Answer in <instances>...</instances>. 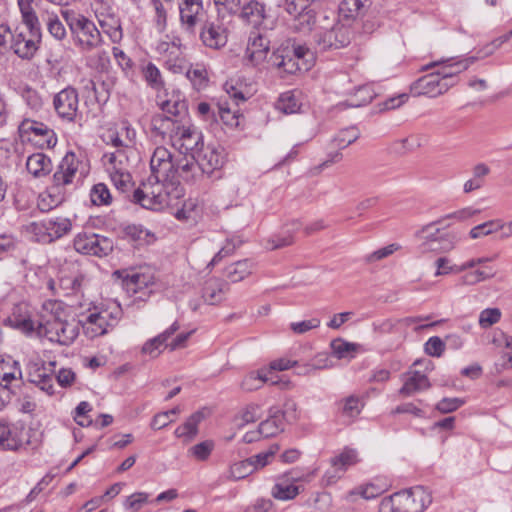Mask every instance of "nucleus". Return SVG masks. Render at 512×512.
Returning <instances> with one entry per match:
<instances>
[{
    "label": "nucleus",
    "mask_w": 512,
    "mask_h": 512,
    "mask_svg": "<svg viewBox=\"0 0 512 512\" xmlns=\"http://www.w3.org/2000/svg\"><path fill=\"white\" fill-rule=\"evenodd\" d=\"M43 309L50 310V313L42 315L41 320L37 323L29 316L16 314V312L8 320L11 326L22 332L29 333L37 330L39 336L47 338L50 342L63 346L72 344L79 333L78 324L63 320L57 315V312L54 313V310L60 309V303L56 301L45 302Z\"/></svg>",
    "instance_id": "1"
},
{
    "label": "nucleus",
    "mask_w": 512,
    "mask_h": 512,
    "mask_svg": "<svg viewBox=\"0 0 512 512\" xmlns=\"http://www.w3.org/2000/svg\"><path fill=\"white\" fill-rule=\"evenodd\" d=\"M151 129L162 140L169 139L171 145L183 155L196 154L203 146L202 133L194 126L180 124L161 115H154Z\"/></svg>",
    "instance_id": "2"
},
{
    "label": "nucleus",
    "mask_w": 512,
    "mask_h": 512,
    "mask_svg": "<svg viewBox=\"0 0 512 512\" xmlns=\"http://www.w3.org/2000/svg\"><path fill=\"white\" fill-rule=\"evenodd\" d=\"M171 182L152 179V176H149L134 191L133 199L143 208L161 210L171 205L172 199H177L181 196L182 190L179 188V181Z\"/></svg>",
    "instance_id": "3"
},
{
    "label": "nucleus",
    "mask_w": 512,
    "mask_h": 512,
    "mask_svg": "<svg viewBox=\"0 0 512 512\" xmlns=\"http://www.w3.org/2000/svg\"><path fill=\"white\" fill-rule=\"evenodd\" d=\"M309 54V49L302 45L281 46L270 55L268 63L280 77L294 75L310 69V62L304 59Z\"/></svg>",
    "instance_id": "4"
},
{
    "label": "nucleus",
    "mask_w": 512,
    "mask_h": 512,
    "mask_svg": "<svg viewBox=\"0 0 512 512\" xmlns=\"http://www.w3.org/2000/svg\"><path fill=\"white\" fill-rule=\"evenodd\" d=\"M431 503V496L422 486L394 493L381 500L379 512H423Z\"/></svg>",
    "instance_id": "5"
},
{
    "label": "nucleus",
    "mask_w": 512,
    "mask_h": 512,
    "mask_svg": "<svg viewBox=\"0 0 512 512\" xmlns=\"http://www.w3.org/2000/svg\"><path fill=\"white\" fill-rule=\"evenodd\" d=\"M76 47L83 52H91L102 44L101 32L95 23L82 14L64 13Z\"/></svg>",
    "instance_id": "6"
},
{
    "label": "nucleus",
    "mask_w": 512,
    "mask_h": 512,
    "mask_svg": "<svg viewBox=\"0 0 512 512\" xmlns=\"http://www.w3.org/2000/svg\"><path fill=\"white\" fill-rule=\"evenodd\" d=\"M80 160L73 152H68L62 158L56 172L53 175V185L50 188L49 197L51 207L58 206L64 200L63 188L73 183L79 173Z\"/></svg>",
    "instance_id": "7"
},
{
    "label": "nucleus",
    "mask_w": 512,
    "mask_h": 512,
    "mask_svg": "<svg viewBox=\"0 0 512 512\" xmlns=\"http://www.w3.org/2000/svg\"><path fill=\"white\" fill-rule=\"evenodd\" d=\"M122 316L120 305L113 303L99 311L90 313L82 322L84 333L89 338L106 334L109 328L117 325Z\"/></svg>",
    "instance_id": "8"
},
{
    "label": "nucleus",
    "mask_w": 512,
    "mask_h": 512,
    "mask_svg": "<svg viewBox=\"0 0 512 512\" xmlns=\"http://www.w3.org/2000/svg\"><path fill=\"white\" fill-rule=\"evenodd\" d=\"M18 132L22 141L31 142L40 149L53 148L57 143L55 132L44 123L24 119L19 127Z\"/></svg>",
    "instance_id": "9"
},
{
    "label": "nucleus",
    "mask_w": 512,
    "mask_h": 512,
    "mask_svg": "<svg viewBox=\"0 0 512 512\" xmlns=\"http://www.w3.org/2000/svg\"><path fill=\"white\" fill-rule=\"evenodd\" d=\"M41 27L17 28L12 37L10 49L22 59L30 60L33 58L41 41Z\"/></svg>",
    "instance_id": "10"
},
{
    "label": "nucleus",
    "mask_w": 512,
    "mask_h": 512,
    "mask_svg": "<svg viewBox=\"0 0 512 512\" xmlns=\"http://www.w3.org/2000/svg\"><path fill=\"white\" fill-rule=\"evenodd\" d=\"M74 248L77 252L85 255L104 257L113 251V241L105 236L81 232L73 240Z\"/></svg>",
    "instance_id": "11"
},
{
    "label": "nucleus",
    "mask_w": 512,
    "mask_h": 512,
    "mask_svg": "<svg viewBox=\"0 0 512 512\" xmlns=\"http://www.w3.org/2000/svg\"><path fill=\"white\" fill-rule=\"evenodd\" d=\"M103 163L111 181L120 190H125L131 181L128 170V158L122 150L107 153L103 156Z\"/></svg>",
    "instance_id": "12"
},
{
    "label": "nucleus",
    "mask_w": 512,
    "mask_h": 512,
    "mask_svg": "<svg viewBox=\"0 0 512 512\" xmlns=\"http://www.w3.org/2000/svg\"><path fill=\"white\" fill-rule=\"evenodd\" d=\"M150 169V176H152V179H161L168 183H172L171 181H178L172 154L163 146L155 148L150 159Z\"/></svg>",
    "instance_id": "13"
},
{
    "label": "nucleus",
    "mask_w": 512,
    "mask_h": 512,
    "mask_svg": "<svg viewBox=\"0 0 512 512\" xmlns=\"http://www.w3.org/2000/svg\"><path fill=\"white\" fill-rule=\"evenodd\" d=\"M93 9L103 33H105L113 43H119L123 37L122 28L120 19L113 11L112 4L97 5L93 7Z\"/></svg>",
    "instance_id": "14"
},
{
    "label": "nucleus",
    "mask_w": 512,
    "mask_h": 512,
    "mask_svg": "<svg viewBox=\"0 0 512 512\" xmlns=\"http://www.w3.org/2000/svg\"><path fill=\"white\" fill-rule=\"evenodd\" d=\"M433 224L423 227L416 233V237L420 240H425L427 247L426 250L431 251H442L447 252L453 249L457 242V237L452 233L440 234V230L437 228L435 232H431Z\"/></svg>",
    "instance_id": "15"
},
{
    "label": "nucleus",
    "mask_w": 512,
    "mask_h": 512,
    "mask_svg": "<svg viewBox=\"0 0 512 512\" xmlns=\"http://www.w3.org/2000/svg\"><path fill=\"white\" fill-rule=\"evenodd\" d=\"M351 41L350 29L344 25H335L317 36V44L321 50L340 49Z\"/></svg>",
    "instance_id": "16"
},
{
    "label": "nucleus",
    "mask_w": 512,
    "mask_h": 512,
    "mask_svg": "<svg viewBox=\"0 0 512 512\" xmlns=\"http://www.w3.org/2000/svg\"><path fill=\"white\" fill-rule=\"evenodd\" d=\"M372 100H377L372 110V113L374 114H380L400 108L405 103L403 98H362L360 100L358 98H353L352 100H346L341 102L338 105V108L344 110L350 107H363L371 104Z\"/></svg>",
    "instance_id": "17"
},
{
    "label": "nucleus",
    "mask_w": 512,
    "mask_h": 512,
    "mask_svg": "<svg viewBox=\"0 0 512 512\" xmlns=\"http://www.w3.org/2000/svg\"><path fill=\"white\" fill-rule=\"evenodd\" d=\"M447 92V83L441 81L440 73H431L419 78L411 86L413 96H440Z\"/></svg>",
    "instance_id": "18"
},
{
    "label": "nucleus",
    "mask_w": 512,
    "mask_h": 512,
    "mask_svg": "<svg viewBox=\"0 0 512 512\" xmlns=\"http://www.w3.org/2000/svg\"><path fill=\"white\" fill-rule=\"evenodd\" d=\"M201 174H212L224 163L223 149L211 145L203 147L195 154Z\"/></svg>",
    "instance_id": "19"
},
{
    "label": "nucleus",
    "mask_w": 512,
    "mask_h": 512,
    "mask_svg": "<svg viewBox=\"0 0 512 512\" xmlns=\"http://www.w3.org/2000/svg\"><path fill=\"white\" fill-rule=\"evenodd\" d=\"M359 462L358 452L352 448H345L339 455L331 458L330 463L333 473L329 471L325 474L327 484L334 483L339 477V472L346 471L349 467Z\"/></svg>",
    "instance_id": "20"
},
{
    "label": "nucleus",
    "mask_w": 512,
    "mask_h": 512,
    "mask_svg": "<svg viewBox=\"0 0 512 512\" xmlns=\"http://www.w3.org/2000/svg\"><path fill=\"white\" fill-rule=\"evenodd\" d=\"M23 427L6 424L0 420V448L2 450H18L25 441Z\"/></svg>",
    "instance_id": "21"
},
{
    "label": "nucleus",
    "mask_w": 512,
    "mask_h": 512,
    "mask_svg": "<svg viewBox=\"0 0 512 512\" xmlns=\"http://www.w3.org/2000/svg\"><path fill=\"white\" fill-rule=\"evenodd\" d=\"M123 284L126 291L132 295L148 289L147 292H143V296L148 297L152 293L151 287L155 285V277L150 272H134L124 278Z\"/></svg>",
    "instance_id": "22"
},
{
    "label": "nucleus",
    "mask_w": 512,
    "mask_h": 512,
    "mask_svg": "<svg viewBox=\"0 0 512 512\" xmlns=\"http://www.w3.org/2000/svg\"><path fill=\"white\" fill-rule=\"evenodd\" d=\"M477 60V57H468L463 60H455L454 58H450L447 60H441L437 64H443L441 70L436 73H440L441 81H445L447 83V89L455 84L456 76L466 70L471 64H473Z\"/></svg>",
    "instance_id": "23"
},
{
    "label": "nucleus",
    "mask_w": 512,
    "mask_h": 512,
    "mask_svg": "<svg viewBox=\"0 0 512 512\" xmlns=\"http://www.w3.org/2000/svg\"><path fill=\"white\" fill-rule=\"evenodd\" d=\"M200 37L203 43L211 48L223 47L227 42L226 30L218 21H206Z\"/></svg>",
    "instance_id": "24"
},
{
    "label": "nucleus",
    "mask_w": 512,
    "mask_h": 512,
    "mask_svg": "<svg viewBox=\"0 0 512 512\" xmlns=\"http://www.w3.org/2000/svg\"><path fill=\"white\" fill-rule=\"evenodd\" d=\"M268 49L269 41L259 32L251 31L246 48V56L249 60L254 64L260 63L265 59Z\"/></svg>",
    "instance_id": "25"
},
{
    "label": "nucleus",
    "mask_w": 512,
    "mask_h": 512,
    "mask_svg": "<svg viewBox=\"0 0 512 512\" xmlns=\"http://www.w3.org/2000/svg\"><path fill=\"white\" fill-rule=\"evenodd\" d=\"M284 430V412L278 407L269 409L268 418L259 424L262 437H273Z\"/></svg>",
    "instance_id": "26"
},
{
    "label": "nucleus",
    "mask_w": 512,
    "mask_h": 512,
    "mask_svg": "<svg viewBox=\"0 0 512 512\" xmlns=\"http://www.w3.org/2000/svg\"><path fill=\"white\" fill-rule=\"evenodd\" d=\"M79 98H54V108L57 114L65 120L82 119L83 108L79 107Z\"/></svg>",
    "instance_id": "27"
},
{
    "label": "nucleus",
    "mask_w": 512,
    "mask_h": 512,
    "mask_svg": "<svg viewBox=\"0 0 512 512\" xmlns=\"http://www.w3.org/2000/svg\"><path fill=\"white\" fill-rule=\"evenodd\" d=\"M429 387L430 382L425 374L416 370H410L404 375V383L399 393L403 396H410Z\"/></svg>",
    "instance_id": "28"
},
{
    "label": "nucleus",
    "mask_w": 512,
    "mask_h": 512,
    "mask_svg": "<svg viewBox=\"0 0 512 512\" xmlns=\"http://www.w3.org/2000/svg\"><path fill=\"white\" fill-rule=\"evenodd\" d=\"M228 290V284L221 279L211 278L204 284L202 298L207 304L215 305L220 303Z\"/></svg>",
    "instance_id": "29"
},
{
    "label": "nucleus",
    "mask_w": 512,
    "mask_h": 512,
    "mask_svg": "<svg viewBox=\"0 0 512 512\" xmlns=\"http://www.w3.org/2000/svg\"><path fill=\"white\" fill-rule=\"evenodd\" d=\"M229 96H252L255 92V84L241 75L229 78L223 85Z\"/></svg>",
    "instance_id": "30"
},
{
    "label": "nucleus",
    "mask_w": 512,
    "mask_h": 512,
    "mask_svg": "<svg viewBox=\"0 0 512 512\" xmlns=\"http://www.w3.org/2000/svg\"><path fill=\"white\" fill-rule=\"evenodd\" d=\"M204 410H199L188 417V419L180 426H178L174 435L177 438L184 439L185 442H190L198 434V425L205 418Z\"/></svg>",
    "instance_id": "31"
},
{
    "label": "nucleus",
    "mask_w": 512,
    "mask_h": 512,
    "mask_svg": "<svg viewBox=\"0 0 512 512\" xmlns=\"http://www.w3.org/2000/svg\"><path fill=\"white\" fill-rule=\"evenodd\" d=\"M372 0H342L339 5L340 14L346 19H358L366 15Z\"/></svg>",
    "instance_id": "32"
},
{
    "label": "nucleus",
    "mask_w": 512,
    "mask_h": 512,
    "mask_svg": "<svg viewBox=\"0 0 512 512\" xmlns=\"http://www.w3.org/2000/svg\"><path fill=\"white\" fill-rule=\"evenodd\" d=\"M302 227V224L299 220H292L291 222L287 223L283 230L277 234L272 236L268 243L270 244V248L272 250L274 249H280L283 247L290 246L294 242V234L300 230Z\"/></svg>",
    "instance_id": "33"
},
{
    "label": "nucleus",
    "mask_w": 512,
    "mask_h": 512,
    "mask_svg": "<svg viewBox=\"0 0 512 512\" xmlns=\"http://www.w3.org/2000/svg\"><path fill=\"white\" fill-rule=\"evenodd\" d=\"M26 168L30 174L39 178L48 175L52 171L53 166L48 156L38 152L27 158Z\"/></svg>",
    "instance_id": "34"
},
{
    "label": "nucleus",
    "mask_w": 512,
    "mask_h": 512,
    "mask_svg": "<svg viewBox=\"0 0 512 512\" xmlns=\"http://www.w3.org/2000/svg\"><path fill=\"white\" fill-rule=\"evenodd\" d=\"M239 17L244 23L257 28L265 18L264 5L257 1H250L241 8Z\"/></svg>",
    "instance_id": "35"
},
{
    "label": "nucleus",
    "mask_w": 512,
    "mask_h": 512,
    "mask_svg": "<svg viewBox=\"0 0 512 512\" xmlns=\"http://www.w3.org/2000/svg\"><path fill=\"white\" fill-rule=\"evenodd\" d=\"M157 106L165 114H160L162 117H182L187 114L188 106L185 99L181 98H159Z\"/></svg>",
    "instance_id": "36"
},
{
    "label": "nucleus",
    "mask_w": 512,
    "mask_h": 512,
    "mask_svg": "<svg viewBox=\"0 0 512 512\" xmlns=\"http://www.w3.org/2000/svg\"><path fill=\"white\" fill-rule=\"evenodd\" d=\"M22 378V371L17 361L11 357L0 359V384L5 388L14 381Z\"/></svg>",
    "instance_id": "37"
},
{
    "label": "nucleus",
    "mask_w": 512,
    "mask_h": 512,
    "mask_svg": "<svg viewBox=\"0 0 512 512\" xmlns=\"http://www.w3.org/2000/svg\"><path fill=\"white\" fill-rule=\"evenodd\" d=\"M175 169L177 171V179L182 178L189 181L201 175L197 159H195V154L184 155V158L179 160L177 165L175 164Z\"/></svg>",
    "instance_id": "38"
},
{
    "label": "nucleus",
    "mask_w": 512,
    "mask_h": 512,
    "mask_svg": "<svg viewBox=\"0 0 512 512\" xmlns=\"http://www.w3.org/2000/svg\"><path fill=\"white\" fill-rule=\"evenodd\" d=\"M51 242L68 234L72 229V222L69 218L63 216H55L46 218Z\"/></svg>",
    "instance_id": "39"
},
{
    "label": "nucleus",
    "mask_w": 512,
    "mask_h": 512,
    "mask_svg": "<svg viewBox=\"0 0 512 512\" xmlns=\"http://www.w3.org/2000/svg\"><path fill=\"white\" fill-rule=\"evenodd\" d=\"M29 380L39 386L41 390L46 391L48 394H53L52 376L47 374L46 369L37 363L30 366Z\"/></svg>",
    "instance_id": "40"
},
{
    "label": "nucleus",
    "mask_w": 512,
    "mask_h": 512,
    "mask_svg": "<svg viewBox=\"0 0 512 512\" xmlns=\"http://www.w3.org/2000/svg\"><path fill=\"white\" fill-rule=\"evenodd\" d=\"M262 416L261 406L251 403L242 408L234 417L233 422L237 428H242L249 423H253Z\"/></svg>",
    "instance_id": "41"
},
{
    "label": "nucleus",
    "mask_w": 512,
    "mask_h": 512,
    "mask_svg": "<svg viewBox=\"0 0 512 512\" xmlns=\"http://www.w3.org/2000/svg\"><path fill=\"white\" fill-rule=\"evenodd\" d=\"M253 263L250 260H241L230 264L226 268V276L231 282H239L251 274Z\"/></svg>",
    "instance_id": "42"
},
{
    "label": "nucleus",
    "mask_w": 512,
    "mask_h": 512,
    "mask_svg": "<svg viewBox=\"0 0 512 512\" xmlns=\"http://www.w3.org/2000/svg\"><path fill=\"white\" fill-rule=\"evenodd\" d=\"M315 22V13L313 10L307 9L306 11L294 16L289 27L294 32L306 34L312 30Z\"/></svg>",
    "instance_id": "43"
},
{
    "label": "nucleus",
    "mask_w": 512,
    "mask_h": 512,
    "mask_svg": "<svg viewBox=\"0 0 512 512\" xmlns=\"http://www.w3.org/2000/svg\"><path fill=\"white\" fill-rule=\"evenodd\" d=\"M427 142V137L422 134H413L394 143L395 150L399 153L414 151Z\"/></svg>",
    "instance_id": "44"
},
{
    "label": "nucleus",
    "mask_w": 512,
    "mask_h": 512,
    "mask_svg": "<svg viewBox=\"0 0 512 512\" xmlns=\"http://www.w3.org/2000/svg\"><path fill=\"white\" fill-rule=\"evenodd\" d=\"M25 231L27 234L31 235L32 239L36 242L51 243L50 235H48L49 230L46 225V219L25 225Z\"/></svg>",
    "instance_id": "45"
},
{
    "label": "nucleus",
    "mask_w": 512,
    "mask_h": 512,
    "mask_svg": "<svg viewBox=\"0 0 512 512\" xmlns=\"http://www.w3.org/2000/svg\"><path fill=\"white\" fill-rule=\"evenodd\" d=\"M34 0H17L24 27H40L39 19L32 7Z\"/></svg>",
    "instance_id": "46"
},
{
    "label": "nucleus",
    "mask_w": 512,
    "mask_h": 512,
    "mask_svg": "<svg viewBox=\"0 0 512 512\" xmlns=\"http://www.w3.org/2000/svg\"><path fill=\"white\" fill-rule=\"evenodd\" d=\"M268 381L269 378L267 376V373L263 371H253L243 378L241 382V388L242 390L247 392L255 391L257 389H260L263 386V384Z\"/></svg>",
    "instance_id": "47"
},
{
    "label": "nucleus",
    "mask_w": 512,
    "mask_h": 512,
    "mask_svg": "<svg viewBox=\"0 0 512 512\" xmlns=\"http://www.w3.org/2000/svg\"><path fill=\"white\" fill-rule=\"evenodd\" d=\"M90 199L92 204L96 206H108L112 203V195L104 183H97L92 187Z\"/></svg>",
    "instance_id": "48"
},
{
    "label": "nucleus",
    "mask_w": 512,
    "mask_h": 512,
    "mask_svg": "<svg viewBox=\"0 0 512 512\" xmlns=\"http://www.w3.org/2000/svg\"><path fill=\"white\" fill-rule=\"evenodd\" d=\"M181 412V408L176 406L171 410L157 413L152 418L150 427L153 430H160L167 427L170 423L174 422V416H177Z\"/></svg>",
    "instance_id": "49"
},
{
    "label": "nucleus",
    "mask_w": 512,
    "mask_h": 512,
    "mask_svg": "<svg viewBox=\"0 0 512 512\" xmlns=\"http://www.w3.org/2000/svg\"><path fill=\"white\" fill-rule=\"evenodd\" d=\"M254 472V466L248 459L233 463L228 470L227 478L230 480H240Z\"/></svg>",
    "instance_id": "50"
},
{
    "label": "nucleus",
    "mask_w": 512,
    "mask_h": 512,
    "mask_svg": "<svg viewBox=\"0 0 512 512\" xmlns=\"http://www.w3.org/2000/svg\"><path fill=\"white\" fill-rule=\"evenodd\" d=\"M360 136V133L356 127H349L342 129L334 137L333 143L338 149H344L350 144L354 143Z\"/></svg>",
    "instance_id": "51"
},
{
    "label": "nucleus",
    "mask_w": 512,
    "mask_h": 512,
    "mask_svg": "<svg viewBox=\"0 0 512 512\" xmlns=\"http://www.w3.org/2000/svg\"><path fill=\"white\" fill-rule=\"evenodd\" d=\"M436 266H437V271L435 273L436 276H440V275H446V274H449V273H461L465 270H468V269H471V268H474L476 266V259H471L461 265H454V266H451L448 268V270H442L441 268H443L444 264H447L448 263V258L446 257H440L436 260Z\"/></svg>",
    "instance_id": "52"
},
{
    "label": "nucleus",
    "mask_w": 512,
    "mask_h": 512,
    "mask_svg": "<svg viewBox=\"0 0 512 512\" xmlns=\"http://www.w3.org/2000/svg\"><path fill=\"white\" fill-rule=\"evenodd\" d=\"M214 449V442L212 440L202 441L188 449V455L198 461H206L210 457Z\"/></svg>",
    "instance_id": "53"
},
{
    "label": "nucleus",
    "mask_w": 512,
    "mask_h": 512,
    "mask_svg": "<svg viewBox=\"0 0 512 512\" xmlns=\"http://www.w3.org/2000/svg\"><path fill=\"white\" fill-rule=\"evenodd\" d=\"M331 348L337 358H351L357 351L358 346L353 343L346 342L342 339L332 341Z\"/></svg>",
    "instance_id": "54"
},
{
    "label": "nucleus",
    "mask_w": 512,
    "mask_h": 512,
    "mask_svg": "<svg viewBox=\"0 0 512 512\" xmlns=\"http://www.w3.org/2000/svg\"><path fill=\"white\" fill-rule=\"evenodd\" d=\"M299 493L298 486L286 482H279L274 485L272 495L280 500H289Z\"/></svg>",
    "instance_id": "55"
},
{
    "label": "nucleus",
    "mask_w": 512,
    "mask_h": 512,
    "mask_svg": "<svg viewBox=\"0 0 512 512\" xmlns=\"http://www.w3.org/2000/svg\"><path fill=\"white\" fill-rule=\"evenodd\" d=\"M47 30L52 37L56 40H62L66 37V29L63 23L59 20L55 14H47L45 19Z\"/></svg>",
    "instance_id": "56"
},
{
    "label": "nucleus",
    "mask_w": 512,
    "mask_h": 512,
    "mask_svg": "<svg viewBox=\"0 0 512 512\" xmlns=\"http://www.w3.org/2000/svg\"><path fill=\"white\" fill-rule=\"evenodd\" d=\"M274 106L279 112L289 115L300 112L302 103L299 98H277Z\"/></svg>",
    "instance_id": "57"
},
{
    "label": "nucleus",
    "mask_w": 512,
    "mask_h": 512,
    "mask_svg": "<svg viewBox=\"0 0 512 512\" xmlns=\"http://www.w3.org/2000/svg\"><path fill=\"white\" fill-rule=\"evenodd\" d=\"M501 231L500 229V220H491L485 223H482L478 226H475L470 230V237L472 239H477L483 236L490 235L494 232Z\"/></svg>",
    "instance_id": "58"
},
{
    "label": "nucleus",
    "mask_w": 512,
    "mask_h": 512,
    "mask_svg": "<svg viewBox=\"0 0 512 512\" xmlns=\"http://www.w3.org/2000/svg\"><path fill=\"white\" fill-rule=\"evenodd\" d=\"M166 343L163 337L159 334L154 338L147 340L142 346V353L147 354L153 358L161 353V347Z\"/></svg>",
    "instance_id": "59"
},
{
    "label": "nucleus",
    "mask_w": 512,
    "mask_h": 512,
    "mask_svg": "<svg viewBox=\"0 0 512 512\" xmlns=\"http://www.w3.org/2000/svg\"><path fill=\"white\" fill-rule=\"evenodd\" d=\"M218 114L225 125L230 127L238 126L237 111H232L226 102L218 104Z\"/></svg>",
    "instance_id": "60"
},
{
    "label": "nucleus",
    "mask_w": 512,
    "mask_h": 512,
    "mask_svg": "<svg viewBox=\"0 0 512 512\" xmlns=\"http://www.w3.org/2000/svg\"><path fill=\"white\" fill-rule=\"evenodd\" d=\"M186 77L190 80L196 91H200L207 84V75L204 69H188Z\"/></svg>",
    "instance_id": "61"
},
{
    "label": "nucleus",
    "mask_w": 512,
    "mask_h": 512,
    "mask_svg": "<svg viewBox=\"0 0 512 512\" xmlns=\"http://www.w3.org/2000/svg\"><path fill=\"white\" fill-rule=\"evenodd\" d=\"M501 318V311L498 308H488L483 310L479 316V325L482 328H488L497 323Z\"/></svg>",
    "instance_id": "62"
},
{
    "label": "nucleus",
    "mask_w": 512,
    "mask_h": 512,
    "mask_svg": "<svg viewBox=\"0 0 512 512\" xmlns=\"http://www.w3.org/2000/svg\"><path fill=\"white\" fill-rule=\"evenodd\" d=\"M278 450V446H272L268 451L259 453L256 456L248 458L251 461L252 466H254V471L259 468H263L266 466L270 460L274 457L275 453Z\"/></svg>",
    "instance_id": "63"
},
{
    "label": "nucleus",
    "mask_w": 512,
    "mask_h": 512,
    "mask_svg": "<svg viewBox=\"0 0 512 512\" xmlns=\"http://www.w3.org/2000/svg\"><path fill=\"white\" fill-rule=\"evenodd\" d=\"M445 349V343L441 338L433 336L425 343V352L433 357H440Z\"/></svg>",
    "instance_id": "64"
}]
</instances>
